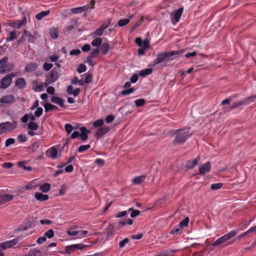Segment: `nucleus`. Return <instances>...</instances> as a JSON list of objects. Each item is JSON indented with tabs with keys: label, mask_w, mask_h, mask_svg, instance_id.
Masks as SVG:
<instances>
[{
	"label": "nucleus",
	"mask_w": 256,
	"mask_h": 256,
	"mask_svg": "<svg viewBox=\"0 0 256 256\" xmlns=\"http://www.w3.org/2000/svg\"><path fill=\"white\" fill-rule=\"evenodd\" d=\"M176 54V51L162 52L156 55V58L151 64V66H154L159 64H162V66H166V62L170 61L174 59L172 56Z\"/></svg>",
	"instance_id": "nucleus-1"
},
{
	"label": "nucleus",
	"mask_w": 256,
	"mask_h": 256,
	"mask_svg": "<svg viewBox=\"0 0 256 256\" xmlns=\"http://www.w3.org/2000/svg\"><path fill=\"white\" fill-rule=\"evenodd\" d=\"M191 134L192 133L190 132V128L177 130V143L184 142Z\"/></svg>",
	"instance_id": "nucleus-2"
},
{
	"label": "nucleus",
	"mask_w": 256,
	"mask_h": 256,
	"mask_svg": "<svg viewBox=\"0 0 256 256\" xmlns=\"http://www.w3.org/2000/svg\"><path fill=\"white\" fill-rule=\"evenodd\" d=\"M16 122H6L0 124V134L4 132H10L16 128Z\"/></svg>",
	"instance_id": "nucleus-3"
},
{
	"label": "nucleus",
	"mask_w": 256,
	"mask_h": 256,
	"mask_svg": "<svg viewBox=\"0 0 256 256\" xmlns=\"http://www.w3.org/2000/svg\"><path fill=\"white\" fill-rule=\"evenodd\" d=\"M16 76V74L12 72L6 74L0 80V88L6 89L12 83V78Z\"/></svg>",
	"instance_id": "nucleus-4"
},
{
	"label": "nucleus",
	"mask_w": 256,
	"mask_h": 256,
	"mask_svg": "<svg viewBox=\"0 0 256 256\" xmlns=\"http://www.w3.org/2000/svg\"><path fill=\"white\" fill-rule=\"evenodd\" d=\"M8 58L6 56L0 60V73L4 74L6 72H10L12 69V66L10 64H7Z\"/></svg>",
	"instance_id": "nucleus-5"
},
{
	"label": "nucleus",
	"mask_w": 256,
	"mask_h": 256,
	"mask_svg": "<svg viewBox=\"0 0 256 256\" xmlns=\"http://www.w3.org/2000/svg\"><path fill=\"white\" fill-rule=\"evenodd\" d=\"M58 77V72L54 70H52L46 76V80L44 82L45 86H46L48 84L54 82Z\"/></svg>",
	"instance_id": "nucleus-6"
},
{
	"label": "nucleus",
	"mask_w": 256,
	"mask_h": 256,
	"mask_svg": "<svg viewBox=\"0 0 256 256\" xmlns=\"http://www.w3.org/2000/svg\"><path fill=\"white\" fill-rule=\"evenodd\" d=\"M14 97L12 94H6L0 98V103L3 106L11 105L15 102Z\"/></svg>",
	"instance_id": "nucleus-7"
},
{
	"label": "nucleus",
	"mask_w": 256,
	"mask_h": 256,
	"mask_svg": "<svg viewBox=\"0 0 256 256\" xmlns=\"http://www.w3.org/2000/svg\"><path fill=\"white\" fill-rule=\"evenodd\" d=\"M211 166L210 162L201 164L199 167V174L204 175L210 172Z\"/></svg>",
	"instance_id": "nucleus-8"
},
{
	"label": "nucleus",
	"mask_w": 256,
	"mask_h": 256,
	"mask_svg": "<svg viewBox=\"0 0 256 256\" xmlns=\"http://www.w3.org/2000/svg\"><path fill=\"white\" fill-rule=\"evenodd\" d=\"M240 230V229H236L234 230L230 231L228 233L221 236V240H222L223 243L226 242L227 240H230L232 236L237 234L239 232Z\"/></svg>",
	"instance_id": "nucleus-9"
},
{
	"label": "nucleus",
	"mask_w": 256,
	"mask_h": 256,
	"mask_svg": "<svg viewBox=\"0 0 256 256\" xmlns=\"http://www.w3.org/2000/svg\"><path fill=\"white\" fill-rule=\"evenodd\" d=\"M83 248L84 247L80 246V244H75L70 246H68L66 247V252L68 254H70L76 250H82Z\"/></svg>",
	"instance_id": "nucleus-10"
},
{
	"label": "nucleus",
	"mask_w": 256,
	"mask_h": 256,
	"mask_svg": "<svg viewBox=\"0 0 256 256\" xmlns=\"http://www.w3.org/2000/svg\"><path fill=\"white\" fill-rule=\"evenodd\" d=\"M13 198L14 196L12 194H0V205L11 201Z\"/></svg>",
	"instance_id": "nucleus-11"
},
{
	"label": "nucleus",
	"mask_w": 256,
	"mask_h": 256,
	"mask_svg": "<svg viewBox=\"0 0 256 256\" xmlns=\"http://www.w3.org/2000/svg\"><path fill=\"white\" fill-rule=\"evenodd\" d=\"M26 23V18L24 17L22 20L10 24V26L16 29H20L21 27Z\"/></svg>",
	"instance_id": "nucleus-12"
},
{
	"label": "nucleus",
	"mask_w": 256,
	"mask_h": 256,
	"mask_svg": "<svg viewBox=\"0 0 256 256\" xmlns=\"http://www.w3.org/2000/svg\"><path fill=\"white\" fill-rule=\"evenodd\" d=\"M46 154L47 156L51 157L52 158L54 159L56 158L58 150L54 147H52L46 151Z\"/></svg>",
	"instance_id": "nucleus-13"
},
{
	"label": "nucleus",
	"mask_w": 256,
	"mask_h": 256,
	"mask_svg": "<svg viewBox=\"0 0 256 256\" xmlns=\"http://www.w3.org/2000/svg\"><path fill=\"white\" fill-rule=\"evenodd\" d=\"M51 102L59 105L60 107L66 108V106L64 104V100L60 97L53 96L51 98Z\"/></svg>",
	"instance_id": "nucleus-14"
},
{
	"label": "nucleus",
	"mask_w": 256,
	"mask_h": 256,
	"mask_svg": "<svg viewBox=\"0 0 256 256\" xmlns=\"http://www.w3.org/2000/svg\"><path fill=\"white\" fill-rule=\"evenodd\" d=\"M80 130L81 134H80V137L82 141L86 140L88 138V134L90 132V130H88L86 127L82 126L80 128Z\"/></svg>",
	"instance_id": "nucleus-15"
},
{
	"label": "nucleus",
	"mask_w": 256,
	"mask_h": 256,
	"mask_svg": "<svg viewBox=\"0 0 256 256\" xmlns=\"http://www.w3.org/2000/svg\"><path fill=\"white\" fill-rule=\"evenodd\" d=\"M22 238V236H18L17 238H16L12 240H8V241L5 242H4L6 244V246L8 248H10L12 247V246L16 245L18 242L19 240H21Z\"/></svg>",
	"instance_id": "nucleus-16"
},
{
	"label": "nucleus",
	"mask_w": 256,
	"mask_h": 256,
	"mask_svg": "<svg viewBox=\"0 0 256 256\" xmlns=\"http://www.w3.org/2000/svg\"><path fill=\"white\" fill-rule=\"evenodd\" d=\"M110 128L108 126H102L98 128L96 132L95 135L97 136H102L107 134L110 131Z\"/></svg>",
	"instance_id": "nucleus-17"
},
{
	"label": "nucleus",
	"mask_w": 256,
	"mask_h": 256,
	"mask_svg": "<svg viewBox=\"0 0 256 256\" xmlns=\"http://www.w3.org/2000/svg\"><path fill=\"white\" fill-rule=\"evenodd\" d=\"M95 4L96 1L94 0H92L89 4L82 6L83 12H90L94 8Z\"/></svg>",
	"instance_id": "nucleus-18"
},
{
	"label": "nucleus",
	"mask_w": 256,
	"mask_h": 256,
	"mask_svg": "<svg viewBox=\"0 0 256 256\" xmlns=\"http://www.w3.org/2000/svg\"><path fill=\"white\" fill-rule=\"evenodd\" d=\"M38 65L34 62H31L27 64L25 67V71L26 72H30L36 70Z\"/></svg>",
	"instance_id": "nucleus-19"
},
{
	"label": "nucleus",
	"mask_w": 256,
	"mask_h": 256,
	"mask_svg": "<svg viewBox=\"0 0 256 256\" xmlns=\"http://www.w3.org/2000/svg\"><path fill=\"white\" fill-rule=\"evenodd\" d=\"M44 86H45L44 83L43 84H42L38 81H34L32 84V89L35 92L42 91L43 90V88Z\"/></svg>",
	"instance_id": "nucleus-20"
},
{
	"label": "nucleus",
	"mask_w": 256,
	"mask_h": 256,
	"mask_svg": "<svg viewBox=\"0 0 256 256\" xmlns=\"http://www.w3.org/2000/svg\"><path fill=\"white\" fill-rule=\"evenodd\" d=\"M15 86L18 89H22L26 86V82L24 78H18L15 82Z\"/></svg>",
	"instance_id": "nucleus-21"
},
{
	"label": "nucleus",
	"mask_w": 256,
	"mask_h": 256,
	"mask_svg": "<svg viewBox=\"0 0 256 256\" xmlns=\"http://www.w3.org/2000/svg\"><path fill=\"white\" fill-rule=\"evenodd\" d=\"M36 199L38 201H46L48 200L49 196L47 194H44L40 192H36L34 194Z\"/></svg>",
	"instance_id": "nucleus-22"
},
{
	"label": "nucleus",
	"mask_w": 256,
	"mask_h": 256,
	"mask_svg": "<svg viewBox=\"0 0 256 256\" xmlns=\"http://www.w3.org/2000/svg\"><path fill=\"white\" fill-rule=\"evenodd\" d=\"M28 256H44L42 252L36 248L30 250L27 253Z\"/></svg>",
	"instance_id": "nucleus-23"
},
{
	"label": "nucleus",
	"mask_w": 256,
	"mask_h": 256,
	"mask_svg": "<svg viewBox=\"0 0 256 256\" xmlns=\"http://www.w3.org/2000/svg\"><path fill=\"white\" fill-rule=\"evenodd\" d=\"M146 178V175L140 176L134 178L132 182L134 184H140L144 181Z\"/></svg>",
	"instance_id": "nucleus-24"
},
{
	"label": "nucleus",
	"mask_w": 256,
	"mask_h": 256,
	"mask_svg": "<svg viewBox=\"0 0 256 256\" xmlns=\"http://www.w3.org/2000/svg\"><path fill=\"white\" fill-rule=\"evenodd\" d=\"M110 48V45L107 42H104L100 46V50L102 53L106 54Z\"/></svg>",
	"instance_id": "nucleus-25"
},
{
	"label": "nucleus",
	"mask_w": 256,
	"mask_h": 256,
	"mask_svg": "<svg viewBox=\"0 0 256 256\" xmlns=\"http://www.w3.org/2000/svg\"><path fill=\"white\" fill-rule=\"evenodd\" d=\"M32 222L30 220L26 221L24 225L21 226L18 228V230L22 231L26 230L32 228Z\"/></svg>",
	"instance_id": "nucleus-26"
},
{
	"label": "nucleus",
	"mask_w": 256,
	"mask_h": 256,
	"mask_svg": "<svg viewBox=\"0 0 256 256\" xmlns=\"http://www.w3.org/2000/svg\"><path fill=\"white\" fill-rule=\"evenodd\" d=\"M44 110L46 112H48L52 110H58V106L53 105L50 103H46L44 105Z\"/></svg>",
	"instance_id": "nucleus-27"
},
{
	"label": "nucleus",
	"mask_w": 256,
	"mask_h": 256,
	"mask_svg": "<svg viewBox=\"0 0 256 256\" xmlns=\"http://www.w3.org/2000/svg\"><path fill=\"white\" fill-rule=\"evenodd\" d=\"M17 32L16 30L11 31L6 38L7 42L12 41L17 38Z\"/></svg>",
	"instance_id": "nucleus-28"
},
{
	"label": "nucleus",
	"mask_w": 256,
	"mask_h": 256,
	"mask_svg": "<svg viewBox=\"0 0 256 256\" xmlns=\"http://www.w3.org/2000/svg\"><path fill=\"white\" fill-rule=\"evenodd\" d=\"M24 36L28 38V42L34 43L36 38L32 35L31 34L30 32L29 31L26 30H24Z\"/></svg>",
	"instance_id": "nucleus-29"
},
{
	"label": "nucleus",
	"mask_w": 256,
	"mask_h": 256,
	"mask_svg": "<svg viewBox=\"0 0 256 256\" xmlns=\"http://www.w3.org/2000/svg\"><path fill=\"white\" fill-rule=\"evenodd\" d=\"M198 158L192 160L187 161L186 163V168H192L196 165H197L198 164Z\"/></svg>",
	"instance_id": "nucleus-30"
},
{
	"label": "nucleus",
	"mask_w": 256,
	"mask_h": 256,
	"mask_svg": "<svg viewBox=\"0 0 256 256\" xmlns=\"http://www.w3.org/2000/svg\"><path fill=\"white\" fill-rule=\"evenodd\" d=\"M50 13V10L42 11L36 14V18L38 20H42L44 17L48 16Z\"/></svg>",
	"instance_id": "nucleus-31"
},
{
	"label": "nucleus",
	"mask_w": 256,
	"mask_h": 256,
	"mask_svg": "<svg viewBox=\"0 0 256 256\" xmlns=\"http://www.w3.org/2000/svg\"><path fill=\"white\" fill-rule=\"evenodd\" d=\"M255 101H256V94L248 97L244 100L245 106L254 102Z\"/></svg>",
	"instance_id": "nucleus-32"
},
{
	"label": "nucleus",
	"mask_w": 256,
	"mask_h": 256,
	"mask_svg": "<svg viewBox=\"0 0 256 256\" xmlns=\"http://www.w3.org/2000/svg\"><path fill=\"white\" fill-rule=\"evenodd\" d=\"M152 72V70L150 68H145L139 72V76H145L150 74Z\"/></svg>",
	"instance_id": "nucleus-33"
},
{
	"label": "nucleus",
	"mask_w": 256,
	"mask_h": 256,
	"mask_svg": "<svg viewBox=\"0 0 256 256\" xmlns=\"http://www.w3.org/2000/svg\"><path fill=\"white\" fill-rule=\"evenodd\" d=\"M50 184L45 183L40 186V190L44 192H48L50 190Z\"/></svg>",
	"instance_id": "nucleus-34"
},
{
	"label": "nucleus",
	"mask_w": 256,
	"mask_h": 256,
	"mask_svg": "<svg viewBox=\"0 0 256 256\" xmlns=\"http://www.w3.org/2000/svg\"><path fill=\"white\" fill-rule=\"evenodd\" d=\"M78 226H76L75 227L70 228L67 231V234L69 236H78V231L75 230L76 228H77Z\"/></svg>",
	"instance_id": "nucleus-35"
},
{
	"label": "nucleus",
	"mask_w": 256,
	"mask_h": 256,
	"mask_svg": "<svg viewBox=\"0 0 256 256\" xmlns=\"http://www.w3.org/2000/svg\"><path fill=\"white\" fill-rule=\"evenodd\" d=\"M144 16H141L139 20L137 21L134 26L131 28L130 31H134L138 27L144 22Z\"/></svg>",
	"instance_id": "nucleus-36"
},
{
	"label": "nucleus",
	"mask_w": 256,
	"mask_h": 256,
	"mask_svg": "<svg viewBox=\"0 0 256 256\" xmlns=\"http://www.w3.org/2000/svg\"><path fill=\"white\" fill-rule=\"evenodd\" d=\"M77 24V22L74 20H72L70 22L68 26H67L66 28V30L67 31H70L72 30L75 26Z\"/></svg>",
	"instance_id": "nucleus-37"
},
{
	"label": "nucleus",
	"mask_w": 256,
	"mask_h": 256,
	"mask_svg": "<svg viewBox=\"0 0 256 256\" xmlns=\"http://www.w3.org/2000/svg\"><path fill=\"white\" fill-rule=\"evenodd\" d=\"M28 128L30 130H36L38 129V126L36 123L31 122L28 123Z\"/></svg>",
	"instance_id": "nucleus-38"
},
{
	"label": "nucleus",
	"mask_w": 256,
	"mask_h": 256,
	"mask_svg": "<svg viewBox=\"0 0 256 256\" xmlns=\"http://www.w3.org/2000/svg\"><path fill=\"white\" fill-rule=\"evenodd\" d=\"M102 40L100 38H96L92 40L91 44L94 46H99L102 44Z\"/></svg>",
	"instance_id": "nucleus-39"
},
{
	"label": "nucleus",
	"mask_w": 256,
	"mask_h": 256,
	"mask_svg": "<svg viewBox=\"0 0 256 256\" xmlns=\"http://www.w3.org/2000/svg\"><path fill=\"white\" fill-rule=\"evenodd\" d=\"M50 34L53 39H56L58 37V30L56 28H52L50 30Z\"/></svg>",
	"instance_id": "nucleus-40"
},
{
	"label": "nucleus",
	"mask_w": 256,
	"mask_h": 256,
	"mask_svg": "<svg viewBox=\"0 0 256 256\" xmlns=\"http://www.w3.org/2000/svg\"><path fill=\"white\" fill-rule=\"evenodd\" d=\"M134 91H135V89L134 88H130L129 89L124 90H122L120 92V94L122 96L128 95V94H130L134 92Z\"/></svg>",
	"instance_id": "nucleus-41"
},
{
	"label": "nucleus",
	"mask_w": 256,
	"mask_h": 256,
	"mask_svg": "<svg viewBox=\"0 0 256 256\" xmlns=\"http://www.w3.org/2000/svg\"><path fill=\"white\" fill-rule=\"evenodd\" d=\"M242 106H245L244 100L234 102L230 107V109H234Z\"/></svg>",
	"instance_id": "nucleus-42"
},
{
	"label": "nucleus",
	"mask_w": 256,
	"mask_h": 256,
	"mask_svg": "<svg viewBox=\"0 0 256 256\" xmlns=\"http://www.w3.org/2000/svg\"><path fill=\"white\" fill-rule=\"evenodd\" d=\"M112 18H108L104 21L102 24L100 26L101 28H103V30H106L111 24Z\"/></svg>",
	"instance_id": "nucleus-43"
},
{
	"label": "nucleus",
	"mask_w": 256,
	"mask_h": 256,
	"mask_svg": "<svg viewBox=\"0 0 256 256\" xmlns=\"http://www.w3.org/2000/svg\"><path fill=\"white\" fill-rule=\"evenodd\" d=\"M188 222L189 218L188 217H186L184 220L180 222L179 226L181 228H182L188 226Z\"/></svg>",
	"instance_id": "nucleus-44"
},
{
	"label": "nucleus",
	"mask_w": 256,
	"mask_h": 256,
	"mask_svg": "<svg viewBox=\"0 0 256 256\" xmlns=\"http://www.w3.org/2000/svg\"><path fill=\"white\" fill-rule=\"evenodd\" d=\"M130 22V19H121L118 22V26H124Z\"/></svg>",
	"instance_id": "nucleus-45"
},
{
	"label": "nucleus",
	"mask_w": 256,
	"mask_h": 256,
	"mask_svg": "<svg viewBox=\"0 0 256 256\" xmlns=\"http://www.w3.org/2000/svg\"><path fill=\"white\" fill-rule=\"evenodd\" d=\"M40 146V142H34L32 146L30 147V148L32 152H36L37 149Z\"/></svg>",
	"instance_id": "nucleus-46"
},
{
	"label": "nucleus",
	"mask_w": 256,
	"mask_h": 256,
	"mask_svg": "<svg viewBox=\"0 0 256 256\" xmlns=\"http://www.w3.org/2000/svg\"><path fill=\"white\" fill-rule=\"evenodd\" d=\"M134 102L138 107L143 106L146 104V100L143 98L136 100Z\"/></svg>",
	"instance_id": "nucleus-47"
},
{
	"label": "nucleus",
	"mask_w": 256,
	"mask_h": 256,
	"mask_svg": "<svg viewBox=\"0 0 256 256\" xmlns=\"http://www.w3.org/2000/svg\"><path fill=\"white\" fill-rule=\"evenodd\" d=\"M70 12L72 14H78L83 12L82 6L70 9Z\"/></svg>",
	"instance_id": "nucleus-48"
},
{
	"label": "nucleus",
	"mask_w": 256,
	"mask_h": 256,
	"mask_svg": "<svg viewBox=\"0 0 256 256\" xmlns=\"http://www.w3.org/2000/svg\"><path fill=\"white\" fill-rule=\"evenodd\" d=\"M54 236V231L52 229H50L44 233V236L48 238H52Z\"/></svg>",
	"instance_id": "nucleus-49"
},
{
	"label": "nucleus",
	"mask_w": 256,
	"mask_h": 256,
	"mask_svg": "<svg viewBox=\"0 0 256 256\" xmlns=\"http://www.w3.org/2000/svg\"><path fill=\"white\" fill-rule=\"evenodd\" d=\"M129 211H132L130 216L132 218H134L136 216H138L140 214V211L137 210H133L132 208H130Z\"/></svg>",
	"instance_id": "nucleus-50"
},
{
	"label": "nucleus",
	"mask_w": 256,
	"mask_h": 256,
	"mask_svg": "<svg viewBox=\"0 0 256 256\" xmlns=\"http://www.w3.org/2000/svg\"><path fill=\"white\" fill-rule=\"evenodd\" d=\"M17 139L20 142L22 143L27 141L28 138L25 135L20 134L18 136Z\"/></svg>",
	"instance_id": "nucleus-51"
},
{
	"label": "nucleus",
	"mask_w": 256,
	"mask_h": 256,
	"mask_svg": "<svg viewBox=\"0 0 256 256\" xmlns=\"http://www.w3.org/2000/svg\"><path fill=\"white\" fill-rule=\"evenodd\" d=\"M223 185L222 183H216L211 184L210 188L212 190H216L220 188Z\"/></svg>",
	"instance_id": "nucleus-52"
},
{
	"label": "nucleus",
	"mask_w": 256,
	"mask_h": 256,
	"mask_svg": "<svg viewBox=\"0 0 256 256\" xmlns=\"http://www.w3.org/2000/svg\"><path fill=\"white\" fill-rule=\"evenodd\" d=\"M100 52V50L98 48H95L93 50L90 52V55H88L89 56L91 57L92 58H96L98 56Z\"/></svg>",
	"instance_id": "nucleus-53"
},
{
	"label": "nucleus",
	"mask_w": 256,
	"mask_h": 256,
	"mask_svg": "<svg viewBox=\"0 0 256 256\" xmlns=\"http://www.w3.org/2000/svg\"><path fill=\"white\" fill-rule=\"evenodd\" d=\"M103 124H104V120L102 119H99V120H96L93 123V126L94 128H96V127H99V126H102L103 125Z\"/></svg>",
	"instance_id": "nucleus-54"
},
{
	"label": "nucleus",
	"mask_w": 256,
	"mask_h": 256,
	"mask_svg": "<svg viewBox=\"0 0 256 256\" xmlns=\"http://www.w3.org/2000/svg\"><path fill=\"white\" fill-rule=\"evenodd\" d=\"M90 148V144H86V145H84V146H80L78 148V152H82L84 151L88 150Z\"/></svg>",
	"instance_id": "nucleus-55"
},
{
	"label": "nucleus",
	"mask_w": 256,
	"mask_h": 256,
	"mask_svg": "<svg viewBox=\"0 0 256 256\" xmlns=\"http://www.w3.org/2000/svg\"><path fill=\"white\" fill-rule=\"evenodd\" d=\"M86 66L84 64H80L77 69L78 73L80 74L86 72Z\"/></svg>",
	"instance_id": "nucleus-56"
},
{
	"label": "nucleus",
	"mask_w": 256,
	"mask_h": 256,
	"mask_svg": "<svg viewBox=\"0 0 256 256\" xmlns=\"http://www.w3.org/2000/svg\"><path fill=\"white\" fill-rule=\"evenodd\" d=\"M78 238H85L88 236V231L85 230H82L78 231Z\"/></svg>",
	"instance_id": "nucleus-57"
},
{
	"label": "nucleus",
	"mask_w": 256,
	"mask_h": 256,
	"mask_svg": "<svg viewBox=\"0 0 256 256\" xmlns=\"http://www.w3.org/2000/svg\"><path fill=\"white\" fill-rule=\"evenodd\" d=\"M64 127L66 130L68 134H70L73 130V127L71 124H66Z\"/></svg>",
	"instance_id": "nucleus-58"
},
{
	"label": "nucleus",
	"mask_w": 256,
	"mask_h": 256,
	"mask_svg": "<svg viewBox=\"0 0 256 256\" xmlns=\"http://www.w3.org/2000/svg\"><path fill=\"white\" fill-rule=\"evenodd\" d=\"M43 113V109L41 107L37 108V110L34 112V115L36 117L40 116Z\"/></svg>",
	"instance_id": "nucleus-59"
},
{
	"label": "nucleus",
	"mask_w": 256,
	"mask_h": 256,
	"mask_svg": "<svg viewBox=\"0 0 256 256\" xmlns=\"http://www.w3.org/2000/svg\"><path fill=\"white\" fill-rule=\"evenodd\" d=\"M172 22L173 24H176V10H174L170 14Z\"/></svg>",
	"instance_id": "nucleus-60"
},
{
	"label": "nucleus",
	"mask_w": 256,
	"mask_h": 256,
	"mask_svg": "<svg viewBox=\"0 0 256 256\" xmlns=\"http://www.w3.org/2000/svg\"><path fill=\"white\" fill-rule=\"evenodd\" d=\"M15 142V140L13 138H8L5 143V146L6 147L8 146L10 144H14Z\"/></svg>",
	"instance_id": "nucleus-61"
},
{
	"label": "nucleus",
	"mask_w": 256,
	"mask_h": 256,
	"mask_svg": "<svg viewBox=\"0 0 256 256\" xmlns=\"http://www.w3.org/2000/svg\"><path fill=\"white\" fill-rule=\"evenodd\" d=\"M104 30L100 26L97 30H95L94 34L96 36H101L103 34Z\"/></svg>",
	"instance_id": "nucleus-62"
},
{
	"label": "nucleus",
	"mask_w": 256,
	"mask_h": 256,
	"mask_svg": "<svg viewBox=\"0 0 256 256\" xmlns=\"http://www.w3.org/2000/svg\"><path fill=\"white\" fill-rule=\"evenodd\" d=\"M129 239L128 238H125L119 242V246L120 248H122L128 242Z\"/></svg>",
	"instance_id": "nucleus-63"
},
{
	"label": "nucleus",
	"mask_w": 256,
	"mask_h": 256,
	"mask_svg": "<svg viewBox=\"0 0 256 256\" xmlns=\"http://www.w3.org/2000/svg\"><path fill=\"white\" fill-rule=\"evenodd\" d=\"M52 64H49L47 62H44L43 68L46 71H48L51 69V68L52 67Z\"/></svg>",
	"instance_id": "nucleus-64"
}]
</instances>
